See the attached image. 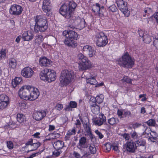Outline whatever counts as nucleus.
Segmentation results:
<instances>
[{
	"instance_id": "nucleus-1",
	"label": "nucleus",
	"mask_w": 158,
	"mask_h": 158,
	"mask_svg": "<svg viewBox=\"0 0 158 158\" xmlns=\"http://www.w3.org/2000/svg\"><path fill=\"white\" fill-rule=\"evenodd\" d=\"M34 19L35 22L34 27V31L35 32H43L47 30L48 24L47 19L45 16L37 15L34 17Z\"/></svg>"
},
{
	"instance_id": "nucleus-2",
	"label": "nucleus",
	"mask_w": 158,
	"mask_h": 158,
	"mask_svg": "<svg viewBox=\"0 0 158 158\" xmlns=\"http://www.w3.org/2000/svg\"><path fill=\"white\" fill-rule=\"evenodd\" d=\"M78 60V69L80 71H83L90 69L93 67L91 61L83 54L79 53L77 56Z\"/></svg>"
},
{
	"instance_id": "nucleus-3",
	"label": "nucleus",
	"mask_w": 158,
	"mask_h": 158,
	"mask_svg": "<svg viewBox=\"0 0 158 158\" xmlns=\"http://www.w3.org/2000/svg\"><path fill=\"white\" fill-rule=\"evenodd\" d=\"M118 63L124 67L131 68L134 64L135 59L131 57L128 52H126L118 59Z\"/></svg>"
},
{
	"instance_id": "nucleus-4",
	"label": "nucleus",
	"mask_w": 158,
	"mask_h": 158,
	"mask_svg": "<svg viewBox=\"0 0 158 158\" xmlns=\"http://www.w3.org/2000/svg\"><path fill=\"white\" fill-rule=\"evenodd\" d=\"M74 77L75 75L73 71L63 70L61 73L60 78V81L63 85H66L73 81Z\"/></svg>"
},
{
	"instance_id": "nucleus-5",
	"label": "nucleus",
	"mask_w": 158,
	"mask_h": 158,
	"mask_svg": "<svg viewBox=\"0 0 158 158\" xmlns=\"http://www.w3.org/2000/svg\"><path fill=\"white\" fill-rule=\"evenodd\" d=\"M94 40L96 45L99 47L105 46L108 42L107 36L102 32L98 33L96 35Z\"/></svg>"
},
{
	"instance_id": "nucleus-6",
	"label": "nucleus",
	"mask_w": 158,
	"mask_h": 158,
	"mask_svg": "<svg viewBox=\"0 0 158 158\" xmlns=\"http://www.w3.org/2000/svg\"><path fill=\"white\" fill-rule=\"evenodd\" d=\"M30 85H25L19 89L18 94L20 97L25 100H28Z\"/></svg>"
},
{
	"instance_id": "nucleus-7",
	"label": "nucleus",
	"mask_w": 158,
	"mask_h": 158,
	"mask_svg": "<svg viewBox=\"0 0 158 158\" xmlns=\"http://www.w3.org/2000/svg\"><path fill=\"white\" fill-rule=\"evenodd\" d=\"M28 100L34 101L37 99L40 95L38 89L32 85H30Z\"/></svg>"
},
{
	"instance_id": "nucleus-8",
	"label": "nucleus",
	"mask_w": 158,
	"mask_h": 158,
	"mask_svg": "<svg viewBox=\"0 0 158 158\" xmlns=\"http://www.w3.org/2000/svg\"><path fill=\"white\" fill-rule=\"evenodd\" d=\"M94 124L98 126L102 125L106 121L105 116L103 114H100L98 117H94L92 119Z\"/></svg>"
},
{
	"instance_id": "nucleus-9",
	"label": "nucleus",
	"mask_w": 158,
	"mask_h": 158,
	"mask_svg": "<svg viewBox=\"0 0 158 158\" xmlns=\"http://www.w3.org/2000/svg\"><path fill=\"white\" fill-rule=\"evenodd\" d=\"M42 9L43 11L47 13V15L50 16L52 15L51 10L52 9L51 5L50 0H44L42 4Z\"/></svg>"
},
{
	"instance_id": "nucleus-10",
	"label": "nucleus",
	"mask_w": 158,
	"mask_h": 158,
	"mask_svg": "<svg viewBox=\"0 0 158 158\" xmlns=\"http://www.w3.org/2000/svg\"><path fill=\"white\" fill-rule=\"evenodd\" d=\"M34 73L33 70L29 67H26L23 68L21 71L22 75L25 78L31 77Z\"/></svg>"
},
{
	"instance_id": "nucleus-11",
	"label": "nucleus",
	"mask_w": 158,
	"mask_h": 158,
	"mask_svg": "<svg viewBox=\"0 0 158 158\" xmlns=\"http://www.w3.org/2000/svg\"><path fill=\"white\" fill-rule=\"evenodd\" d=\"M23 10V9L21 6L14 4L11 6L9 12L11 14L19 15L21 13Z\"/></svg>"
},
{
	"instance_id": "nucleus-12",
	"label": "nucleus",
	"mask_w": 158,
	"mask_h": 158,
	"mask_svg": "<svg viewBox=\"0 0 158 158\" xmlns=\"http://www.w3.org/2000/svg\"><path fill=\"white\" fill-rule=\"evenodd\" d=\"M67 6L64 4L60 7V14L67 19L70 18L72 16Z\"/></svg>"
},
{
	"instance_id": "nucleus-13",
	"label": "nucleus",
	"mask_w": 158,
	"mask_h": 158,
	"mask_svg": "<svg viewBox=\"0 0 158 158\" xmlns=\"http://www.w3.org/2000/svg\"><path fill=\"white\" fill-rule=\"evenodd\" d=\"M63 35L65 37H68L73 40H77L78 37V34L73 31L65 30L62 33Z\"/></svg>"
},
{
	"instance_id": "nucleus-14",
	"label": "nucleus",
	"mask_w": 158,
	"mask_h": 158,
	"mask_svg": "<svg viewBox=\"0 0 158 158\" xmlns=\"http://www.w3.org/2000/svg\"><path fill=\"white\" fill-rule=\"evenodd\" d=\"M39 64L42 67H49L52 65V61L47 58L43 57L40 58Z\"/></svg>"
},
{
	"instance_id": "nucleus-15",
	"label": "nucleus",
	"mask_w": 158,
	"mask_h": 158,
	"mask_svg": "<svg viewBox=\"0 0 158 158\" xmlns=\"http://www.w3.org/2000/svg\"><path fill=\"white\" fill-rule=\"evenodd\" d=\"M46 115V113L45 110H41L35 111L33 114V118L36 120L39 121L42 119Z\"/></svg>"
},
{
	"instance_id": "nucleus-16",
	"label": "nucleus",
	"mask_w": 158,
	"mask_h": 158,
	"mask_svg": "<svg viewBox=\"0 0 158 158\" xmlns=\"http://www.w3.org/2000/svg\"><path fill=\"white\" fill-rule=\"evenodd\" d=\"M47 81L50 82L54 81L56 78V73L55 71L52 69H48Z\"/></svg>"
},
{
	"instance_id": "nucleus-17",
	"label": "nucleus",
	"mask_w": 158,
	"mask_h": 158,
	"mask_svg": "<svg viewBox=\"0 0 158 158\" xmlns=\"http://www.w3.org/2000/svg\"><path fill=\"white\" fill-rule=\"evenodd\" d=\"M66 38L64 42L65 45L69 47H75L77 46V42L74 40L68 37H65Z\"/></svg>"
},
{
	"instance_id": "nucleus-18",
	"label": "nucleus",
	"mask_w": 158,
	"mask_h": 158,
	"mask_svg": "<svg viewBox=\"0 0 158 158\" xmlns=\"http://www.w3.org/2000/svg\"><path fill=\"white\" fill-rule=\"evenodd\" d=\"M34 37V35L32 32L27 31L24 32L22 35V39L24 41H30Z\"/></svg>"
},
{
	"instance_id": "nucleus-19",
	"label": "nucleus",
	"mask_w": 158,
	"mask_h": 158,
	"mask_svg": "<svg viewBox=\"0 0 158 158\" xmlns=\"http://www.w3.org/2000/svg\"><path fill=\"white\" fill-rule=\"evenodd\" d=\"M74 23L76 25L81 28H83L85 26V19L83 18H81L78 16L76 18Z\"/></svg>"
},
{
	"instance_id": "nucleus-20",
	"label": "nucleus",
	"mask_w": 158,
	"mask_h": 158,
	"mask_svg": "<svg viewBox=\"0 0 158 158\" xmlns=\"http://www.w3.org/2000/svg\"><path fill=\"white\" fill-rule=\"evenodd\" d=\"M84 130L85 131V135L86 136H89L91 139L93 138L94 135L92 134L89 127V123H84L83 124Z\"/></svg>"
},
{
	"instance_id": "nucleus-21",
	"label": "nucleus",
	"mask_w": 158,
	"mask_h": 158,
	"mask_svg": "<svg viewBox=\"0 0 158 158\" xmlns=\"http://www.w3.org/2000/svg\"><path fill=\"white\" fill-rule=\"evenodd\" d=\"M136 148V147L135 143L133 142L128 141L127 143L126 149L127 151L133 152Z\"/></svg>"
},
{
	"instance_id": "nucleus-22",
	"label": "nucleus",
	"mask_w": 158,
	"mask_h": 158,
	"mask_svg": "<svg viewBox=\"0 0 158 158\" xmlns=\"http://www.w3.org/2000/svg\"><path fill=\"white\" fill-rule=\"evenodd\" d=\"M90 105L92 112L95 114H98L100 111L99 107L96 104L95 102L90 101Z\"/></svg>"
},
{
	"instance_id": "nucleus-23",
	"label": "nucleus",
	"mask_w": 158,
	"mask_h": 158,
	"mask_svg": "<svg viewBox=\"0 0 158 158\" xmlns=\"http://www.w3.org/2000/svg\"><path fill=\"white\" fill-rule=\"evenodd\" d=\"M104 8L103 6H101L98 3H96L94 5L92 6L93 11L97 13L98 15L100 17H102L103 15L101 14L100 12V10L101 9Z\"/></svg>"
},
{
	"instance_id": "nucleus-24",
	"label": "nucleus",
	"mask_w": 158,
	"mask_h": 158,
	"mask_svg": "<svg viewBox=\"0 0 158 158\" xmlns=\"http://www.w3.org/2000/svg\"><path fill=\"white\" fill-rule=\"evenodd\" d=\"M127 2L118 7L119 9L126 17H128L130 15V12L128 10L127 7Z\"/></svg>"
},
{
	"instance_id": "nucleus-25",
	"label": "nucleus",
	"mask_w": 158,
	"mask_h": 158,
	"mask_svg": "<svg viewBox=\"0 0 158 158\" xmlns=\"http://www.w3.org/2000/svg\"><path fill=\"white\" fill-rule=\"evenodd\" d=\"M104 96L102 94L98 95L95 98L94 97H91L90 101H93V102H97L98 103H102L103 100Z\"/></svg>"
},
{
	"instance_id": "nucleus-26",
	"label": "nucleus",
	"mask_w": 158,
	"mask_h": 158,
	"mask_svg": "<svg viewBox=\"0 0 158 158\" xmlns=\"http://www.w3.org/2000/svg\"><path fill=\"white\" fill-rule=\"evenodd\" d=\"M86 142L87 139L85 137H81L79 140L78 147L80 149L85 148Z\"/></svg>"
},
{
	"instance_id": "nucleus-27",
	"label": "nucleus",
	"mask_w": 158,
	"mask_h": 158,
	"mask_svg": "<svg viewBox=\"0 0 158 158\" xmlns=\"http://www.w3.org/2000/svg\"><path fill=\"white\" fill-rule=\"evenodd\" d=\"M48 69H45L42 70L40 74V79L44 81H47V80Z\"/></svg>"
},
{
	"instance_id": "nucleus-28",
	"label": "nucleus",
	"mask_w": 158,
	"mask_h": 158,
	"mask_svg": "<svg viewBox=\"0 0 158 158\" xmlns=\"http://www.w3.org/2000/svg\"><path fill=\"white\" fill-rule=\"evenodd\" d=\"M8 65L10 68L14 69L15 68L17 65V61L14 58H10L8 60Z\"/></svg>"
},
{
	"instance_id": "nucleus-29",
	"label": "nucleus",
	"mask_w": 158,
	"mask_h": 158,
	"mask_svg": "<svg viewBox=\"0 0 158 158\" xmlns=\"http://www.w3.org/2000/svg\"><path fill=\"white\" fill-rule=\"evenodd\" d=\"M21 77H15L12 80V85L14 88L16 87L18 85H19L22 81Z\"/></svg>"
},
{
	"instance_id": "nucleus-30",
	"label": "nucleus",
	"mask_w": 158,
	"mask_h": 158,
	"mask_svg": "<svg viewBox=\"0 0 158 158\" xmlns=\"http://www.w3.org/2000/svg\"><path fill=\"white\" fill-rule=\"evenodd\" d=\"M64 146V143L61 141H57L55 142L53 144V147L56 149H61Z\"/></svg>"
},
{
	"instance_id": "nucleus-31",
	"label": "nucleus",
	"mask_w": 158,
	"mask_h": 158,
	"mask_svg": "<svg viewBox=\"0 0 158 158\" xmlns=\"http://www.w3.org/2000/svg\"><path fill=\"white\" fill-rule=\"evenodd\" d=\"M119 120L118 118L112 117L107 119V123L110 125L114 126L118 123Z\"/></svg>"
},
{
	"instance_id": "nucleus-32",
	"label": "nucleus",
	"mask_w": 158,
	"mask_h": 158,
	"mask_svg": "<svg viewBox=\"0 0 158 158\" xmlns=\"http://www.w3.org/2000/svg\"><path fill=\"white\" fill-rule=\"evenodd\" d=\"M17 121L20 123H24L26 121L25 115L22 114H17Z\"/></svg>"
},
{
	"instance_id": "nucleus-33",
	"label": "nucleus",
	"mask_w": 158,
	"mask_h": 158,
	"mask_svg": "<svg viewBox=\"0 0 158 158\" xmlns=\"http://www.w3.org/2000/svg\"><path fill=\"white\" fill-rule=\"evenodd\" d=\"M77 104L75 101H71L69 105L67 106L65 108L66 111H69L72 110V108H75L77 106Z\"/></svg>"
},
{
	"instance_id": "nucleus-34",
	"label": "nucleus",
	"mask_w": 158,
	"mask_h": 158,
	"mask_svg": "<svg viewBox=\"0 0 158 158\" xmlns=\"http://www.w3.org/2000/svg\"><path fill=\"white\" fill-rule=\"evenodd\" d=\"M77 6V4L73 2H69L68 6L69 10L71 12V15H72L73 11L74 10Z\"/></svg>"
},
{
	"instance_id": "nucleus-35",
	"label": "nucleus",
	"mask_w": 158,
	"mask_h": 158,
	"mask_svg": "<svg viewBox=\"0 0 158 158\" xmlns=\"http://www.w3.org/2000/svg\"><path fill=\"white\" fill-rule=\"evenodd\" d=\"M144 14H143V17H146V15L148 17L150 14L152 13V9L151 7H146L143 10Z\"/></svg>"
},
{
	"instance_id": "nucleus-36",
	"label": "nucleus",
	"mask_w": 158,
	"mask_h": 158,
	"mask_svg": "<svg viewBox=\"0 0 158 158\" xmlns=\"http://www.w3.org/2000/svg\"><path fill=\"white\" fill-rule=\"evenodd\" d=\"M135 143L136 147L140 146H144L146 143L145 140L142 139H140V138L136 140Z\"/></svg>"
},
{
	"instance_id": "nucleus-37",
	"label": "nucleus",
	"mask_w": 158,
	"mask_h": 158,
	"mask_svg": "<svg viewBox=\"0 0 158 158\" xmlns=\"http://www.w3.org/2000/svg\"><path fill=\"white\" fill-rule=\"evenodd\" d=\"M44 38L41 35H36L35 37V42L38 44H40L43 41Z\"/></svg>"
},
{
	"instance_id": "nucleus-38",
	"label": "nucleus",
	"mask_w": 158,
	"mask_h": 158,
	"mask_svg": "<svg viewBox=\"0 0 158 158\" xmlns=\"http://www.w3.org/2000/svg\"><path fill=\"white\" fill-rule=\"evenodd\" d=\"M143 40L145 43L147 44H149L151 42L152 40L151 37L148 32L146 33L143 38Z\"/></svg>"
},
{
	"instance_id": "nucleus-39",
	"label": "nucleus",
	"mask_w": 158,
	"mask_h": 158,
	"mask_svg": "<svg viewBox=\"0 0 158 158\" xmlns=\"http://www.w3.org/2000/svg\"><path fill=\"white\" fill-rule=\"evenodd\" d=\"M0 102L9 103V98L5 94L0 95Z\"/></svg>"
},
{
	"instance_id": "nucleus-40",
	"label": "nucleus",
	"mask_w": 158,
	"mask_h": 158,
	"mask_svg": "<svg viewBox=\"0 0 158 158\" xmlns=\"http://www.w3.org/2000/svg\"><path fill=\"white\" fill-rule=\"evenodd\" d=\"M97 76V74L96 72H92L90 73H87L86 75V78H94Z\"/></svg>"
},
{
	"instance_id": "nucleus-41",
	"label": "nucleus",
	"mask_w": 158,
	"mask_h": 158,
	"mask_svg": "<svg viewBox=\"0 0 158 158\" xmlns=\"http://www.w3.org/2000/svg\"><path fill=\"white\" fill-rule=\"evenodd\" d=\"M131 138L134 141H136L139 139L140 137L139 136L137 133L134 131H132L130 132Z\"/></svg>"
},
{
	"instance_id": "nucleus-42",
	"label": "nucleus",
	"mask_w": 158,
	"mask_h": 158,
	"mask_svg": "<svg viewBox=\"0 0 158 158\" xmlns=\"http://www.w3.org/2000/svg\"><path fill=\"white\" fill-rule=\"evenodd\" d=\"M93 48V47L91 46L90 45H86L84 46L82 50L83 52H86L88 53V54L89 52L91 51Z\"/></svg>"
},
{
	"instance_id": "nucleus-43",
	"label": "nucleus",
	"mask_w": 158,
	"mask_h": 158,
	"mask_svg": "<svg viewBox=\"0 0 158 158\" xmlns=\"http://www.w3.org/2000/svg\"><path fill=\"white\" fill-rule=\"evenodd\" d=\"M86 82L87 84H89L92 85H95L97 83V81L94 78H86Z\"/></svg>"
},
{
	"instance_id": "nucleus-44",
	"label": "nucleus",
	"mask_w": 158,
	"mask_h": 158,
	"mask_svg": "<svg viewBox=\"0 0 158 158\" xmlns=\"http://www.w3.org/2000/svg\"><path fill=\"white\" fill-rule=\"evenodd\" d=\"M26 104L24 101H20L17 105L18 108L20 109L24 108L26 106Z\"/></svg>"
},
{
	"instance_id": "nucleus-45",
	"label": "nucleus",
	"mask_w": 158,
	"mask_h": 158,
	"mask_svg": "<svg viewBox=\"0 0 158 158\" xmlns=\"http://www.w3.org/2000/svg\"><path fill=\"white\" fill-rule=\"evenodd\" d=\"M6 50L5 49H2L0 51V60L6 57Z\"/></svg>"
},
{
	"instance_id": "nucleus-46",
	"label": "nucleus",
	"mask_w": 158,
	"mask_h": 158,
	"mask_svg": "<svg viewBox=\"0 0 158 158\" xmlns=\"http://www.w3.org/2000/svg\"><path fill=\"white\" fill-rule=\"evenodd\" d=\"M146 123L149 126H155L156 123L155 120L153 119H150Z\"/></svg>"
},
{
	"instance_id": "nucleus-47",
	"label": "nucleus",
	"mask_w": 158,
	"mask_h": 158,
	"mask_svg": "<svg viewBox=\"0 0 158 158\" xmlns=\"http://www.w3.org/2000/svg\"><path fill=\"white\" fill-rule=\"evenodd\" d=\"M6 146L7 148L10 149H12L14 148V144L13 142L10 141H7L6 142Z\"/></svg>"
},
{
	"instance_id": "nucleus-48",
	"label": "nucleus",
	"mask_w": 158,
	"mask_h": 158,
	"mask_svg": "<svg viewBox=\"0 0 158 158\" xmlns=\"http://www.w3.org/2000/svg\"><path fill=\"white\" fill-rule=\"evenodd\" d=\"M40 144L41 143L39 142L33 143L31 145L33 151L36 150L40 147Z\"/></svg>"
},
{
	"instance_id": "nucleus-49",
	"label": "nucleus",
	"mask_w": 158,
	"mask_h": 158,
	"mask_svg": "<svg viewBox=\"0 0 158 158\" xmlns=\"http://www.w3.org/2000/svg\"><path fill=\"white\" fill-rule=\"evenodd\" d=\"M89 149L92 154H94L96 152V148L94 145H90L89 147Z\"/></svg>"
},
{
	"instance_id": "nucleus-50",
	"label": "nucleus",
	"mask_w": 158,
	"mask_h": 158,
	"mask_svg": "<svg viewBox=\"0 0 158 158\" xmlns=\"http://www.w3.org/2000/svg\"><path fill=\"white\" fill-rule=\"evenodd\" d=\"M96 53V51L95 50L94 48L90 51L88 54V55L89 57H94Z\"/></svg>"
},
{
	"instance_id": "nucleus-51",
	"label": "nucleus",
	"mask_w": 158,
	"mask_h": 158,
	"mask_svg": "<svg viewBox=\"0 0 158 158\" xmlns=\"http://www.w3.org/2000/svg\"><path fill=\"white\" fill-rule=\"evenodd\" d=\"M108 9L109 11H110L113 12H115L117 10L116 7L114 4H113L110 6Z\"/></svg>"
},
{
	"instance_id": "nucleus-52",
	"label": "nucleus",
	"mask_w": 158,
	"mask_h": 158,
	"mask_svg": "<svg viewBox=\"0 0 158 158\" xmlns=\"http://www.w3.org/2000/svg\"><path fill=\"white\" fill-rule=\"evenodd\" d=\"M9 103L0 102V109H4L6 108L8 106Z\"/></svg>"
},
{
	"instance_id": "nucleus-53",
	"label": "nucleus",
	"mask_w": 158,
	"mask_h": 158,
	"mask_svg": "<svg viewBox=\"0 0 158 158\" xmlns=\"http://www.w3.org/2000/svg\"><path fill=\"white\" fill-rule=\"evenodd\" d=\"M121 81L122 82H126L127 83H130L131 81V79L127 77H124Z\"/></svg>"
},
{
	"instance_id": "nucleus-54",
	"label": "nucleus",
	"mask_w": 158,
	"mask_h": 158,
	"mask_svg": "<svg viewBox=\"0 0 158 158\" xmlns=\"http://www.w3.org/2000/svg\"><path fill=\"white\" fill-rule=\"evenodd\" d=\"M76 133V130L74 128L69 130L67 132V135L71 136L75 135Z\"/></svg>"
},
{
	"instance_id": "nucleus-55",
	"label": "nucleus",
	"mask_w": 158,
	"mask_h": 158,
	"mask_svg": "<svg viewBox=\"0 0 158 158\" xmlns=\"http://www.w3.org/2000/svg\"><path fill=\"white\" fill-rule=\"evenodd\" d=\"M125 3H127V2H124L123 0H118L117 1V4L118 8L123 5V4H125Z\"/></svg>"
},
{
	"instance_id": "nucleus-56",
	"label": "nucleus",
	"mask_w": 158,
	"mask_h": 158,
	"mask_svg": "<svg viewBox=\"0 0 158 158\" xmlns=\"http://www.w3.org/2000/svg\"><path fill=\"white\" fill-rule=\"evenodd\" d=\"M104 147L107 151H109L112 148V146L110 143H107L105 144Z\"/></svg>"
},
{
	"instance_id": "nucleus-57",
	"label": "nucleus",
	"mask_w": 158,
	"mask_h": 158,
	"mask_svg": "<svg viewBox=\"0 0 158 158\" xmlns=\"http://www.w3.org/2000/svg\"><path fill=\"white\" fill-rule=\"evenodd\" d=\"M50 136H52V137L51 138L52 139H54L56 138V137H59L60 136V134L56 133H53L49 134Z\"/></svg>"
},
{
	"instance_id": "nucleus-58",
	"label": "nucleus",
	"mask_w": 158,
	"mask_h": 158,
	"mask_svg": "<svg viewBox=\"0 0 158 158\" xmlns=\"http://www.w3.org/2000/svg\"><path fill=\"white\" fill-rule=\"evenodd\" d=\"M25 149L27 153L29 152L33 151L31 145L26 146Z\"/></svg>"
},
{
	"instance_id": "nucleus-59",
	"label": "nucleus",
	"mask_w": 158,
	"mask_h": 158,
	"mask_svg": "<svg viewBox=\"0 0 158 158\" xmlns=\"http://www.w3.org/2000/svg\"><path fill=\"white\" fill-rule=\"evenodd\" d=\"M147 95L146 94H140L139 95V98H142L141 99V101L142 102L146 101L147 98H146Z\"/></svg>"
},
{
	"instance_id": "nucleus-60",
	"label": "nucleus",
	"mask_w": 158,
	"mask_h": 158,
	"mask_svg": "<svg viewBox=\"0 0 158 158\" xmlns=\"http://www.w3.org/2000/svg\"><path fill=\"white\" fill-rule=\"evenodd\" d=\"M95 132L98 135L99 139H102L103 137V135L98 130H95Z\"/></svg>"
},
{
	"instance_id": "nucleus-61",
	"label": "nucleus",
	"mask_w": 158,
	"mask_h": 158,
	"mask_svg": "<svg viewBox=\"0 0 158 158\" xmlns=\"http://www.w3.org/2000/svg\"><path fill=\"white\" fill-rule=\"evenodd\" d=\"M146 32H147V31L145 32V31L143 30H139L138 31V33L139 36L143 38Z\"/></svg>"
},
{
	"instance_id": "nucleus-62",
	"label": "nucleus",
	"mask_w": 158,
	"mask_h": 158,
	"mask_svg": "<svg viewBox=\"0 0 158 158\" xmlns=\"http://www.w3.org/2000/svg\"><path fill=\"white\" fill-rule=\"evenodd\" d=\"M41 153V151L39 152H37L36 153H35L32 154L30 155L28 157V158H33L34 157L40 154Z\"/></svg>"
},
{
	"instance_id": "nucleus-63",
	"label": "nucleus",
	"mask_w": 158,
	"mask_h": 158,
	"mask_svg": "<svg viewBox=\"0 0 158 158\" xmlns=\"http://www.w3.org/2000/svg\"><path fill=\"white\" fill-rule=\"evenodd\" d=\"M55 108L57 110H60L63 108V105L62 104L58 103L56 104Z\"/></svg>"
},
{
	"instance_id": "nucleus-64",
	"label": "nucleus",
	"mask_w": 158,
	"mask_h": 158,
	"mask_svg": "<svg viewBox=\"0 0 158 158\" xmlns=\"http://www.w3.org/2000/svg\"><path fill=\"white\" fill-rule=\"evenodd\" d=\"M61 152V150L60 149H56V150L53 152V154L54 155H55L56 156H57L59 155Z\"/></svg>"
}]
</instances>
